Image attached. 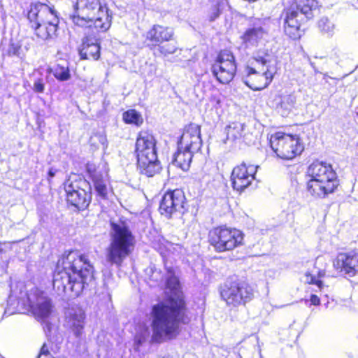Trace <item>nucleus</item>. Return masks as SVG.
I'll return each instance as SVG.
<instances>
[{
    "label": "nucleus",
    "mask_w": 358,
    "mask_h": 358,
    "mask_svg": "<svg viewBox=\"0 0 358 358\" xmlns=\"http://www.w3.org/2000/svg\"><path fill=\"white\" fill-rule=\"evenodd\" d=\"M166 271L169 275L166 280V287L176 292L166 298V303L159 302L152 306L151 341L155 343L175 338L180 333V327L189 325L192 322L186 297L180 289L179 279L173 268H167Z\"/></svg>",
    "instance_id": "1"
},
{
    "label": "nucleus",
    "mask_w": 358,
    "mask_h": 358,
    "mask_svg": "<svg viewBox=\"0 0 358 358\" xmlns=\"http://www.w3.org/2000/svg\"><path fill=\"white\" fill-rule=\"evenodd\" d=\"M94 266L85 254L78 250H65L57 261L52 280L53 289L58 295L78 297L91 283Z\"/></svg>",
    "instance_id": "2"
},
{
    "label": "nucleus",
    "mask_w": 358,
    "mask_h": 358,
    "mask_svg": "<svg viewBox=\"0 0 358 358\" xmlns=\"http://www.w3.org/2000/svg\"><path fill=\"white\" fill-rule=\"evenodd\" d=\"M74 13L71 19L74 25L80 27L93 25L98 32H106L112 24V15L106 4L100 0H76Z\"/></svg>",
    "instance_id": "3"
},
{
    "label": "nucleus",
    "mask_w": 358,
    "mask_h": 358,
    "mask_svg": "<svg viewBox=\"0 0 358 358\" xmlns=\"http://www.w3.org/2000/svg\"><path fill=\"white\" fill-rule=\"evenodd\" d=\"M309 180L306 183L307 192L314 199H323L337 191L340 180L332 165L315 161L308 168Z\"/></svg>",
    "instance_id": "4"
},
{
    "label": "nucleus",
    "mask_w": 358,
    "mask_h": 358,
    "mask_svg": "<svg viewBox=\"0 0 358 358\" xmlns=\"http://www.w3.org/2000/svg\"><path fill=\"white\" fill-rule=\"evenodd\" d=\"M317 7V0H292L280 17L283 20L285 34L292 40H299L303 34L304 22L313 17V11Z\"/></svg>",
    "instance_id": "5"
},
{
    "label": "nucleus",
    "mask_w": 358,
    "mask_h": 358,
    "mask_svg": "<svg viewBox=\"0 0 358 358\" xmlns=\"http://www.w3.org/2000/svg\"><path fill=\"white\" fill-rule=\"evenodd\" d=\"M27 16L30 27L38 39L46 41L57 36L59 19L53 7L40 1L31 3Z\"/></svg>",
    "instance_id": "6"
},
{
    "label": "nucleus",
    "mask_w": 358,
    "mask_h": 358,
    "mask_svg": "<svg viewBox=\"0 0 358 358\" xmlns=\"http://www.w3.org/2000/svg\"><path fill=\"white\" fill-rule=\"evenodd\" d=\"M110 226L112 231L110 242L106 248V260L110 264L120 267L134 251L135 236L124 222L121 224L111 222Z\"/></svg>",
    "instance_id": "7"
},
{
    "label": "nucleus",
    "mask_w": 358,
    "mask_h": 358,
    "mask_svg": "<svg viewBox=\"0 0 358 358\" xmlns=\"http://www.w3.org/2000/svg\"><path fill=\"white\" fill-rule=\"evenodd\" d=\"M143 45L155 57H166L178 50L176 32L172 26L155 23L143 34Z\"/></svg>",
    "instance_id": "8"
},
{
    "label": "nucleus",
    "mask_w": 358,
    "mask_h": 358,
    "mask_svg": "<svg viewBox=\"0 0 358 358\" xmlns=\"http://www.w3.org/2000/svg\"><path fill=\"white\" fill-rule=\"evenodd\" d=\"M272 57L268 50H259L244 66L245 84L254 91L266 88L272 82L274 72L269 68Z\"/></svg>",
    "instance_id": "9"
},
{
    "label": "nucleus",
    "mask_w": 358,
    "mask_h": 358,
    "mask_svg": "<svg viewBox=\"0 0 358 358\" xmlns=\"http://www.w3.org/2000/svg\"><path fill=\"white\" fill-rule=\"evenodd\" d=\"M267 141L274 157L282 161H292L305 150L303 139L297 134L276 131L268 136Z\"/></svg>",
    "instance_id": "10"
},
{
    "label": "nucleus",
    "mask_w": 358,
    "mask_h": 358,
    "mask_svg": "<svg viewBox=\"0 0 358 358\" xmlns=\"http://www.w3.org/2000/svg\"><path fill=\"white\" fill-rule=\"evenodd\" d=\"M245 235L240 229L220 224L212 227L208 232L207 242L217 253L232 252L243 246Z\"/></svg>",
    "instance_id": "11"
},
{
    "label": "nucleus",
    "mask_w": 358,
    "mask_h": 358,
    "mask_svg": "<svg viewBox=\"0 0 358 358\" xmlns=\"http://www.w3.org/2000/svg\"><path fill=\"white\" fill-rule=\"evenodd\" d=\"M64 196L69 207L78 210H86L92 200L90 183L80 175L70 176L63 184Z\"/></svg>",
    "instance_id": "12"
},
{
    "label": "nucleus",
    "mask_w": 358,
    "mask_h": 358,
    "mask_svg": "<svg viewBox=\"0 0 358 358\" xmlns=\"http://www.w3.org/2000/svg\"><path fill=\"white\" fill-rule=\"evenodd\" d=\"M221 299L227 306L236 308L245 306L254 297V289L247 282L237 278H229L220 287Z\"/></svg>",
    "instance_id": "13"
},
{
    "label": "nucleus",
    "mask_w": 358,
    "mask_h": 358,
    "mask_svg": "<svg viewBox=\"0 0 358 358\" xmlns=\"http://www.w3.org/2000/svg\"><path fill=\"white\" fill-rule=\"evenodd\" d=\"M210 71L216 80L222 84H229L237 72L235 55L228 48L219 50L211 64Z\"/></svg>",
    "instance_id": "14"
},
{
    "label": "nucleus",
    "mask_w": 358,
    "mask_h": 358,
    "mask_svg": "<svg viewBox=\"0 0 358 358\" xmlns=\"http://www.w3.org/2000/svg\"><path fill=\"white\" fill-rule=\"evenodd\" d=\"M186 206L187 199L184 192L177 188L165 192L159 203V211L167 219H171L175 215L183 214Z\"/></svg>",
    "instance_id": "15"
},
{
    "label": "nucleus",
    "mask_w": 358,
    "mask_h": 358,
    "mask_svg": "<svg viewBox=\"0 0 358 358\" xmlns=\"http://www.w3.org/2000/svg\"><path fill=\"white\" fill-rule=\"evenodd\" d=\"M257 166L242 162L235 166L231 171L230 179L234 190L242 192L255 179Z\"/></svg>",
    "instance_id": "16"
},
{
    "label": "nucleus",
    "mask_w": 358,
    "mask_h": 358,
    "mask_svg": "<svg viewBox=\"0 0 358 358\" xmlns=\"http://www.w3.org/2000/svg\"><path fill=\"white\" fill-rule=\"evenodd\" d=\"M334 269L350 277L358 274V249L354 248L349 251L337 254L333 260Z\"/></svg>",
    "instance_id": "17"
},
{
    "label": "nucleus",
    "mask_w": 358,
    "mask_h": 358,
    "mask_svg": "<svg viewBox=\"0 0 358 358\" xmlns=\"http://www.w3.org/2000/svg\"><path fill=\"white\" fill-rule=\"evenodd\" d=\"M177 145H180L181 148L200 150L202 146L201 125L193 122L185 125Z\"/></svg>",
    "instance_id": "18"
},
{
    "label": "nucleus",
    "mask_w": 358,
    "mask_h": 358,
    "mask_svg": "<svg viewBox=\"0 0 358 358\" xmlns=\"http://www.w3.org/2000/svg\"><path fill=\"white\" fill-rule=\"evenodd\" d=\"M157 140L153 133L148 129L140 131L135 143V155H157L156 148Z\"/></svg>",
    "instance_id": "19"
},
{
    "label": "nucleus",
    "mask_w": 358,
    "mask_h": 358,
    "mask_svg": "<svg viewBox=\"0 0 358 358\" xmlns=\"http://www.w3.org/2000/svg\"><path fill=\"white\" fill-rule=\"evenodd\" d=\"M78 52L83 60L97 61L101 56L100 39L94 35H85L82 39Z\"/></svg>",
    "instance_id": "20"
},
{
    "label": "nucleus",
    "mask_w": 358,
    "mask_h": 358,
    "mask_svg": "<svg viewBox=\"0 0 358 358\" xmlns=\"http://www.w3.org/2000/svg\"><path fill=\"white\" fill-rule=\"evenodd\" d=\"M136 167L141 175L152 178L159 173L162 166L157 155L136 156Z\"/></svg>",
    "instance_id": "21"
},
{
    "label": "nucleus",
    "mask_w": 358,
    "mask_h": 358,
    "mask_svg": "<svg viewBox=\"0 0 358 358\" xmlns=\"http://www.w3.org/2000/svg\"><path fill=\"white\" fill-rule=\"evenodd\" d=\"M36 295L37 300L41 298V302H37L31 306L32 312L38 320H43L48 317L52 309V304L50 299L44 296V292L38 289H36Z\"/></svg>",
    "instance_id": "22"
},
{
    "label": "nucleus",
    "mask_w": 358,
    "mask_h": 358,
    "mask_svg": "<svg viewBox=\"0 0 358 358\" xmlns=\"http://www.w3.org/2000/svg\"><path fill=\"white\" fill-rule=\"evenodd\" d=\"M196 152L195 150L181 148L180 145H178V149L173 155L172 162L182 171H187L190 167L193 155Z\"/></svg>",
    "instance_id": "23"
},
{
    "label": "nucleus",
    "mask_w": 358,
    "mask_h": 358,
    "mask_svg": "<svg viewBox=\"0 0 358 358\" xmlns=\"http://www.w3.org/2000/svg\"><path fill=\"white\" fill-rule=\"evenodd\" d=\"M85 315L82 313H70L66 317L69 328L79 337L84 328Z\"/></svg>",
    "instance_id": "24"
},
{
    "label": "nucleus",
    "mask_w": 358,
    "mask_h": 358,
    "mask_svg": "<svg viewBox=\"0 0 358 358\" xmlns=\"http://www.w3.org/2000/svg\"><path fill=\"white\" fill-rule=\"evenodd\" d=\"M152 248L157 251L164 259H166L173 254L175 250L173 244L166 241L163 237H159L155 239L152 241Z\"/></svg>",
    "instance_id": "25"
},
{
    "label": "nucleus",
    "mask_w": 358,
    "mask_h": 358,
    "mask_svg": "<svg viewBox=\"0 0 358 358\" xmlns=\"http://www.w3.org/2000/svg\"><path fill=\"white\" fill-rule=\"evenodd\" d=\"M122 120L125 124H134L137 127L143 123L141 114L135 109H129L122 113Z\"/></svg>",
    "instance_id": "26"
},
{
    "label": "nucleus",
    "mask_w": 358,
    "mask_h": 358,
    "mask_svg": "<svg viewBox=\"0 0 358 358\" xmlns=\"http://www.w3.org/2000/svg\"><path fill=\"white\" fill-rule=\"evenodd\" d=\"M263 32L264 31L262 27L250 28L245 30V31L241 36V38L242 41L245 44L252 43L257 42L259 39H260L262 36Z\"/></svg>",
    "instance_id": "27"
},
{
    "label": "nucleus",
    "mask_w": 358,
    "mask_h": 358,
    "mask_svg": "<svg viewBox=\"0 0 358 358\" xmlns=\"http://www.w3.org/2000/svg\"><path fill=\"white\" fill-rule=\"evenodd\" d=\"M47 71L49 73H52L59 81H66L71 78L69 69L60 64H57L52 68H48Z\"/></svg>",
    "instance_id": "28"
},
{
    "label": "nucleus",
    "mask_w": 358,
    "mask_h": 358,
    "mask_svg": "<svg viewBox=\"0 0 358 358\" xmlns=\"http://www.w3.org/2000/svg\"><path fill=\"white\" fill-rule=\"evenodd\" d=\"M276 100H278V106L283 110H291L295 106L296 99L292 94H278Z\"/></svg>",
    "instance_id": "29"
},
{
    "label": "nucleus",
    "mask_w": 358,
    "mask_h": 358,
    "mask_svg": "<svg viewBox=\"0 0 358 358\" xmlns=\"http://www.w3.org/2000/svg\"><path fill=\"white\" fill-rule=\"evenodd\" d=\"M92 183L97 196L103 200L108 199L109 188L108 186V182L105 180L104 177L100 180L94 181Z\"/></svg>",
    "instance_id": "30"
},
{
    "label": "nucleus",
    "mask_w": 358,
    "mask_h": 358,
    "mask_svg": "<svg viewBox=\"0 0 358 358\" xmlns=\"http://www.w3.org/2000/svg\"><path fill=\"white\" fill-rule=\"evenodd\" d=\"M227 136L229 139L236 140L243 136V126L238 122H233L229 124L227 130Z\"/></svg>",
    "instance_id": "31"
},
{
    "label": "nucleus",
    "mask_w": 358,
    "mask_h": 358,
    "mask_svg": "<svg viewBox=\"0 0 358 358\" xmlns=\"http://www.w3.org/2000/svg\"><path fill=\"white\" fill-rule=\"evenodd\" d=\"M89 144L94 149H98L100 145H103V147L106 146V135L100 132L93 133L90 137Z\"/></svg>",
    "instance_id": "32"
},
{
    "label": "nucleus",
    "mask_w": 358,
    "mask_h": 358,
    "mask_svg": "<svg viewBox=\"0 0 358 358\" xmlns=\"http://www.w3.org/2000/svg\"><path fill=\"white\" fill-rule=\"evenodd\" d=\"M85 171L92 182L103 178V173L99 171L98 166L93 162L86 163Z\"/></svg>",
    "instance_id": "33"
},
{
    "label": "nucleus",
    "mask_w": 358,
    "mask_h": 358,
    "mask_svg": "<svg viewBox=\"0 0 358 358\" xmlns=\"http://www.w3.org/2000/svg\"><path fill=\"white\" fill-rule=\"evenodd\" d=\"M324 275V273L319 271L317 276L311 274L310 272L305 273L306 282L308 285H315L320 290L323 289V282L320 280V278Z\"/></svg>",
    "instance_id": "34"
},
{
    "label": "nucleus",
    "mask_w": 358,
    "mask_h": 358,
    "mask_svg": "<svg viewBox=\"0 0 358 358\" xmlns=\"http://www.w3.org/2000/svg\"><path fill=\"white\" fill-rule=\"evenodd\" d=\"M21 50V45L17 43L11 42L8 48L3 53V57H13L19 56Z\"/></svg>",
    "instance_id": "35"
},
{
    "label": "nucleus",
    "mask_w": 358,
    "mask_h": 358,
    "mask_svg": "<svg viewBox=\"0 0 358 358\" xmlns=\"http://www.w3.org/2000/svg\"><path fill=\"white\" fill-rule=\"evenodd\" d=\"M45 85L42 78L36 79L34 82L32 90L35 93L42 94L45 92Z\"/></svg>",
    "instance_id": "36"
},
{
    "label": "nucleus",
    "mask_w": 358,
    "mask_h": 358,
    "mask_svg": "<svg viewBox=\"0 0 358 358\" xmlns=\"http://www.w3.org/2000/svg\"><path fill=\"white\" fill-rule=\"evenodd\" d=\"M150 280L154 282H159L162 281L163 275L160 270L156 268L152 270V274L150 276Z\"/></svg>",
    "instance_id": "37"
},
{
    "label": "nucleus",
    "mask_w": 358,
    "mask_h": 358,
    "mask_svg": "<svg viewBox=\"0 0 358 358\" xmlns=\"http://www.w3.org/2000/svg\"><path fill=\"white\" fill-rule=\"evenodd\" d=\"M221 13L220 9L218 5L215 6L213 10V13L209 15V21H214Z\"/></svg>",
    "instance_id": "38"
},
{
    "label": "nucleus",
    "mask_w": 358,
    "mask_h": 358,
    "mask_svg": "<svg viewBox=\"0 0 358 358\" xmlns=\"http://www.w3.org/2000/svg\"><path fill=\"white\" fill-rule=\"evenodd\" d=\"M310 301L312 305L317 306L320 305V299L316 294H311Z\"/></svg>",
    "instance_id": "39"
},
{
    "label": "nucleus",
    "mask_w": 358,
    "mask_h": 358,
    "mask_svg": "<svg viewBox=\"0 0 358 358\" xmlns=\"http://www.w3.org/2000/svg\"><path fill=\"white\" fill-rule=\"evenodd\" d=\"M57 172V171L53 168L49 169L48 171V180L50 181L51 178L55 176Z\"/></svg>",
    "instance_id": "40"
},
{
    "label": "nucleus",
    "mask_w": 358,
    "mask_h": 358,
    "mask_svg": "<svg viewBox=\"0 0 358 358\" xmlns=\"http://www.w3.org/2000/svg\"><path fill=\"white\" fill-rule=\"evenodd\" d=\"M355 113L356 116L358 117V106L356 107L355 110Z\"/></svg>",
    "instance_id": "41"
}]
</instances>
